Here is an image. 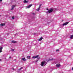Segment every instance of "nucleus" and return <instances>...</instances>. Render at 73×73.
I'll return each mask as SVG.
<instances>
[{
	"instance_id": "obj_1",
	"label": "nucleus",
	"mask_w": 73,
	"mask_h": 73,
	"mask_svg": "<svg viewBox=\"0 0 73 73\" xmlns=\"http://www.w3.org/2000/svg\"><path fill=\"white\" fill-rule=\"evenodd\" d=\"M46 64V63L45 62H43L41 63V66H44Z\"/></svg>"
},
{
	"instance_id": "obj_2",
	"label": "nucleus",
	"mask_w": 73,
	"mask_h": 73,
	"mask_svg": "<svg viewBox=\"0 0 73 73\" xmlns=\"http://www.w3.org/2000/svg\"><path fill=\"white\" fill-rule=\"evenodd\" d=\"M47 11H48V13H51V12H52L53 11V9H50V10H48V9H47Z\"/></svg>"
},
{
	"instance_id": "obj_3",
	"label": "nucleus",
	"mask_w": 73,
	"mask_h": 73,
	"mask_svg": "<svg viewBox=\"0 0 73 73\" xmlns=\"http://www.w3.org/2000/svg\"><path fill=\"white\" fill-rule=\"evenodd\" d=\"M39 56L38 55H36V56H33L32 58H38V57Z\"/></svg>"
},
{
	"instance_id": "obj_4",
	"label": "nucleus",
	"mask_w": 73,
	"mask_h": 73,
	"mask_svg": "<svg viewBox=\"0 0 73 73\" xmlns=\"http://www.w3.org/2000/svg\"><path fill=\"white\" fill-rule=\"evenodd\" d=\"M69 23V22H66L65 23H64L62 24V25L63 26H64L65 25H66L67 24H68V23Z\"/></svg>"
},
{
	"instance_id": "obj_5",
	"label": "nucleus",
	"mask_w": 73,
	"mask_h": 73,
	"mask_svg": "<svg viewBox=\"0 0 73 73\" xmlns=\"http://www.w3.org/2000/svg\"><path fill=\"white\" fill-rule=\"evenodd\" d=\"M32 5H33L32 4L28 6L27 7V8H30V7H32Z\"/></svg>"
},
{
	"instance_id": "obj_6",
	"label": "nucleus",
	"mask_w": 73,
	"mask_h": 73,
	"mask_svg": "<svg viewBox=\"0 0 73 73\" xmlns=\"http://www.w3.org/2000/svg\"><path fill=\"white\" fill-rule=\"evenodd\" d=\"M15 5H13L12 6V8L11 9V10H13V9L14 8H15Z\"/></svg>"
},
{
	"instance_id": "obj_7",
	"label": "nucleus",
	"mask_w": 73,
	"mask_h": 73,
	"mask_svg": "<svg viewBox=\"0 0 73 73\" xmlns=\"http://www.w3.org/2000/svg\"><path fill=\"white\" fill-rule=\"evenodd\" d=\"M60 64H56V66L57 67V68H59V67H60Z\"/></svg>"
},
{
	"instance_id": "obj_8",
	"label": "nucleus",
	"mask_w": 73,
	"mask_h": 73,
	"mask_svg": "<svg viewBox=\"0 0 73 73\" xmlns=\"http://www.w3.org/2000/svg\"><path fill=\"white\" fill-rule=\"evenodd\" d=\"M43 38H42V37H41L40 38V39H39L38 40V41H41V40H42V39H43Z\"/></svg>"
},
{
	"instance_id": "obj_9",
	"label": "nucleus",
	"mask_w": 73,
	"mask_h": 73,
	"mask_svg": "<svg viewBox=\"0 0 73 73\" xmlns=\"http://www.w3.org/2000/svg\"><path fill=\"white\" fill-rule=\"evenodd\" d=\"M5 25V24L3 23V24H1L0 26L1 27H2V26H4Z\"/></svg>"
},
{
	"instance_id": "obj_10",
	"label": "nucleus",
	"mask_w": 73,
	"mask_h": 73,
	"mask_svg": "<svg viewBox=\"0 0 73 73\" xmlns=\"http://www.w3.org/2000/svg\"><path fill=\"white\" fill-rule=\"evenodd\" d=\"M22 60H23V61H24L26 60V59H25V58H22Z\"/></svg>"
},
{
	"instance_id": "obj_11",
	"label": "nucleus",
	"mask_w": 73,
	"mask_h": 73,
	"mask_svg": "<svg viewBox=\"0 0 73 73\" xmlns=\"http://www.w3.org/2000/svg\"><path fill=\"white\" fill-rule=\"evenodd\" d=\"M23 67H21V68H20L18 70V72H19V70H21V69H23Z\"/></svg>"
},
{
	"instance_id": "obj_12",
	"label": "nucleus",
	"mask_w": 73,
	"mask_h": 73,
	"mask_svg": "<svg viewBox=\"0 0 73 73\" xmlns=\"http://www.w3.org/2000/svg\"><path fill=\"white\" fill-rule=\"evenodd\" d=\"M12 42L13 43H16V41L14 40H13L12 41Z\"/></svg>"
},
{
	"instance_id": "obj_13",
	"label": "nucleus",
	"mask_w": 73,
	"mask_h": 73,
	"mask_svg": "<svg viewBox=\"0 0 73 73\" xmlns=\"http://www.w3.org/2000/svg\"><path fill=\"white\" fill-rule=\"evenodd\" d=\"M28 1H27L26 0H25L24 1V2L25 3H28Z\"/></svg>"
},
{
	"instance_id": "obj_14",
	"label": "nucleus",
	"mask_w": 73,
	"mask_h": 73,
	"mask_svg": "<svg viewBox=\"0 0 73 73\" xmlns=\"http://www.w3.org/2000/svg\"><path fill=\"white\" fill-rule=\"evenodd\" d=\"M73 35H72L70 37V38L71 39H72V38H73Z\"/></svg>"
},
{
	"instance_id": "obj_15",
	"label": "nucleus",
	"mask_w": 73,
	"mask_h": 73,
	"mask_svg": "<svg viewBox=\"0 0 73 73\" xmlns=\"http://www.w3.org/2000/svg\"><path fill=\"white\" fill-rule=\"evenodd\" d=\"M3 49V47H1L0 48V50H1Z\"/></svg>"
},
{
	"instance_id": "obj_16",
	"label": "nucleus",
	"mask_w": 73,
	"mask_h": 73,
	"mask_svg": "<svg viewBox=\"0 0 73 73\" xmlns=\"http://www.w3.org/2000/svg\"><path fill=\"white\" fill-rule=\"evenodd\" d=\"M40 8H38L37 9H36V11H39L40 10Z\"/></svg>"
},
{
	"instance_id": "obj_17",
	"label": "nucleus",
	"mask_w": 73,
	"mask_h": 73,
	"mask_svg": "<svg viewBox=\"0 0 73 73\" xmlns=\"http://www.w3.org/2000/svg\"><path fill=\"white\" fill-rule=\"evenodd\" d=\"M27 58H31V56H28L27 57Z\"/></svg>"
},
{
	"instance_id": "obj_18",
	"label": "nucleus",
	"mask_w": 73,
	"mask_h": 73,
	"mask_svg": "<svg viewBox=\"0 0 73 73\" xmlns=\"http://www.w3.org/2000/svg\"><path fill=\"white\" fill-rule=\"evenodd\" d=\"M41 5H42V4H41L40 5H39V6L38 8H39L40 9V7H41Z\"/></svg>"
},
{
	"instance_id": "obj_19",
	"label": "nucleus",
	"mask_w": 73,
	"mask_h": 73,
	"mask_svg": "<svg viewBox=\"0 0 73 73\" xmlns=\"http://www.w3.org/2000/svg\"><path fill=\"white\" fill-rule=\"evenodd\" d=\"M52 60H53V59H51L49 60V61H52Z\"/></svg>"
},
{
	"instance_id": "obj_20",
	"label": "nucleus",
	"mask_w": 73,
	"mask_h": 73,
	"mask_svg": "<svg viewBox=\"0 0 73 73\" xmlns=\"http://www.w3.org/2000/svg\"><path fill=\"white\" fill-rule=\"evenodd\" d=\"M11 51H12L13 52V51H14V50H15V49H11Z\"/></svg>"
},
{
	"instance_id": "obj_21",
	"label": "nucleus",
	"mask_w": 73,
	"mask_h": 73,
	"mask_svg": "<svg viewBox=\"0 0 73 73\" xmlns=\"http://www.w3.org/2000/svg\"><path fill=\"white\" fill-rule=\"evenodd\" d=\"M58 51H59V50L57 49V50H56V52H58Z\"/></svg>"
},
{
	"instance_id": "obj_22",
	"label": "nucleus",
	"mask_w": 73,
	"mask_h": 73,
	"mask_svg": "<svg viewBox=\"0 0 73 73\" xmlns=\"http://www.w3.org/2000/svg\"><path fill=\"white\" fill-rule=\"evenodd\" d=\"M12 18L13 19H15V18H14V17H12Z\"/></svg>"
},
{
	"instance_id": "obj_23",
	"label": "nucleus",
	"mask_w": 73,
	"mask_h": 73,
	"mask_svg": "<svg viewBox=\"0 0 73 73\" xmlns=\"http://www.w3.org/2000/svg\"><path fill=\"white\" fill-rule=\"evenodd\" d=\"M37 61H38V60H36L35 61V62H37Z\"/></svg>"
},
{
	"instance_id": "obj_24",
	"label": "nucleus",
	"mask_w": 73,
	"mask_h": 73,
	"mask_svg": "<svg viewBox=\"0 0 73 73\" xmlns=\"http://www.w3.org/2000/svg\"><path fill=\"white\" fill-rule=\"evenodd\" d=\"M7 36H8V35H9V33H7Z\"/></svg>"
},
{
	"instance_id": "obj_25",
	"label": "nucleus",
	"mask_w": 73,
	"mask_h": 73,
	"mask_svg": "<svg viewBox=\"0 0 73 73\" xmlns=\"http://www.w3.org/2000/svg\"><path fill=\"white\" fill-rule=\"evenodd\" d=\"M9 58H11V57L9 56Z\"/></svg>"
},
{
	"instance_id": "obj_26",
	"label": "nucleus",
	"mask_w": 73,
	"mask_h": 73,
	"mask_svg": "<svg viewBox=\"0 0 73 73\" xmlns=\"http://www.w3.org/2000/svg\"><path fill=\"white\" fill-rule=\"evenodd\" d=\"M1 52H2V50H0V53Z\"/></svg>"
},
{
	"instance_id": "obj_27",
	"label": "nucleus",
	"mask_w": 73,
	"mask_h": 73,
	"mask_svg": "<svg viewBox=\"0 0 73 73\" xmlns=\"http://www.w3.org/2000/svg\"><path fill=\"white\" fill-rule=\"evenodd\" d=\"M1 1H2V0H0V2Z\"/></svg>"
},
{
	"instance_id": "obj_28",
	"label": "nucleus",
	"mask_w": 73,
	"mask_h": 73,
	"mask_svg": "<svg viewBox=\"0 0 73 73\" xmlns=\"http://www.w3.org/2000/svg\"><path fill=\"white\" fill-rule=\"evenodd\" d=\"M13 70H15V69L13 68Z\"/></svg>"
},
{
	"instance_id": "obj_29",
	"label": "nucleus",
	"mask_w": 73,
	"mask_h": 73,
	"mask_svg": "<svg viewBox=\"0 0 73 73\" xmlns=\"http://www.w3.org/2000/svg\"><path fill=\"white\" fill-rule=\"evenodd\" d=\"M0 61H1V59H0Z\"/></svg>"
},
{
	"instance_id": "obj_30",
	"label": "nucleus",
	"mask_w": 73,
	"mask_h": 73,
	"mask_svg": "<svg viewBox=\"0 0 73 73\" xmlns=\"http://www.w3.org/2000/svg\"><path fill=\"white\" fill-rule=\"evenodd\" d=\"M37 59H40V58H38Z\"/></svg>"
},
{
	"instance_id": "obj_31",
	"label": "nucleus",
	"mask_w": 73,
	"mask_h": 73,
	"mask_svg": "<svg viewBox=\"0 0 73 73\" xmlns=\"http://www.w3.org/2000/svg\"><path fill=\"white\" fill-rule=\"evenodd\" d=\"M55 10H56V9H55Z\"/></svg>"
},
{
	"instance_id": "obj_32",
	"label": "nucleus",
	"mask_w": 73,
	"mask_h": 73,
	"mask_svg": "<svg viewBox=\"0 0 73 73\" xmlns=\"http://www.w3.org/2000/svg\"><path fill=\"white\" fill-rule=\"evenodd\" d=\"M62 73H64V72H62Z\"/></svg>"
},
{
	"instance_id": "obj_33",
	"label": "nucleus",
	"mask_w": 73,
	"mask_h": 73,
	"mask_svg": "<svg viewBox=\"0 0 73 73\" xmlns=\"http://www.w3.org/2000/svg\"><path fill=\"white\" fill-rule=\"evenodd\" d=\"M1 16V15H0V17Z\"/></svg>"
}]
</instances>
